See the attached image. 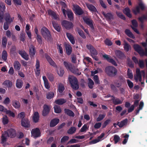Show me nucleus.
<instances>
[{
  "mask_svg": "<svg viewBox=\"0 0 147 147\" xmlns=\"http://www.w3.org/2000/svg\"><path fill=\"white\" fill-rule=\"evenodd\" d=\"M68 80L71 85V87L72 89L75 90L78 89L79 87L78 82L76 77L72 76H69L68 78Z\"/></svg>",
  "mask_w": 147,
  "mask_h": 147,
  "instance_id": "nucleus-1",
  "label": "nucleus"
},
{
  "mask_svg": "<svg viewBox=\"0 0 147 147\" xmlns=\"http://www.w3.org/2000/svg\"><path fill=\"white\" fill-rule=\"evenodd\" d=\"M105 73L110 77H114L117 74V70L112 66H108L106 67L105 70Z\"/></svg>",
  "mask_w": 147,
  "mask_h": 147,
  "instance_id": "nucleus-2",
  "label": "nucleus"
},
{
  "mask_svg": "<svg viewBox=\"0 0 147 147\" xmlns=\"http://www.w3.org/2000/svg\"><path fill=\"white\" fill-rule=\"evenodd\" d=\"M41 33L45 39L50 40L51 39V35L48 29L45 27H43L41 29Z\"/></svg>",
  "mask_w": 147,
  "mask_h": 147,
  "instance_id": "nucleus-3",
  "label": "nucleus"
},
{
  "mask_svg": "<svg viewBox=\"0 0 147 147\" xmlns=\"http://www.w3.org/2000/svg\"><path fill=\"white\" fill-rule=\"evenodd\" d=\"M65 66L67 70H69L71 71L75 74L79 75L81 74V72L79 71V69L77 68L76 66L75 65H65Z\"/></svg>",
  "mask_w": 147,
  "mask_h": 147,
  "instance_id": "nucleus-4",
  "label": "nucleus"
},
{
  "mask_svg": "<svg viewBox=\"0 0 147 147\" xmlns=\"http://www.w3.org/2000/svg\"><path fill=\"white\" fill-rule=\"evenodd\" d=\"M62 25L67 30H69L72 28L73 27V23L67 20H63L62 22Z\"/></svg>",
  "mask_w": 147,
  "mask_h": 147,
  "instance_id": "nucleus-5",
  "label": "nucleus"
},
{
  "mask_svg": "<svg viewBox=\"0 0 147 147\" xmlns=\"http://www.w3.org/2000/svg\"><path fill=\"white\" fill-rule=\"evenodd\" d=\"M32 136L34 138H36L40 136V132L39 129L38 128H36L32 129L31 131Z\"/></svg>",
  "mask_w": 147,
  "mask_h": 147,
  "instance_id": "nucleus-6",
  "label": "nucleus"
},
{
  "mask_svg": "<svg viewBox=\"0 0 147 147\" xmlns=\"http://www.w3.org/2000/svg\"><path fill=\"white\" fill-rule=\"evenodd\" d=\"M51 108L50 106L45 104L43 106V110L42 113V115L44 117L47 116L49 114Z\"/></svg>",
  "mask_w": 147,
  "mask_h": 147,
  "instance_id": "nucleus-7",
  "label": "nucleus"
},
{
  "mask_svg": "<svg viewBox=\"0 0 147 147\" xmlns=\"http://www.w3.org/2000/svg\"><path fill=\"white\" fill-rule=\"evenodd\" d=\"M5 132L6 134H7V135L8 137L11 138H14L16 134V132L15 130L12 128L8 129L7 131H5Z\"/></svg>",
  "mask_w": 147,
  "mask_h": 147,
  "instance_id": "nucleus-8",
  "label": "nucleus"
},
{
  "mask_svg": "<svg viewBox=\"0 0 147 147\" xmlns=\"http://www.w3.org/2000/svg\"><path fill=\"white\" fill-rule=\"evenodd\" d=\"M73 10L78 15H81L83 13V11L78 5H73Z\"/></svg>",
  "mask_w": 147,
  "mask_h": 147,
  "instance_id": "nucleus-9",
  "label": "nucleus"
},
{
  "mask_svg": "<svg viewBox=\"0 0 147 147\" xmlns=\"http://www.w3.org/2000/svg\"><path fill=\"white\" fill-rule=\"evenodd\" d=\"M21 124L22 126L25 128H28L30 127V121L27 118L21 119Z\"/></svg>",
  "mask_w": 147,
  "mask_h": 147,
  "instance_id": "nucleus-10",
  "label": "nucleus"
},
{
  "mask_svg": "<svg viewBox=\"0 0 147 147\" xmlns=\"http://www.w3.org/2000/svg\"><path fill=\"white\" fill-rule=\"evenodd\" d=\"M133 47L135 50L137 51L141 55L143 56L144 52L141 47L137 44L134 45Z\"/></svg>",
  "mask_w": 147,
  "mask_h": 147,
  "instance_id": "nucleus-11",
  "label": "nucleus"
},
{
  "mask_svg": "<svg viewBox=\"0 0 147 147\" xmlns=\"http://www.w3.org/2000/svg\"><path fill=\"white\" fill-rule=\"evenodd\" d=\"M102 13L107 20L110 21L114 19L113 16L111 12L106 13L105 12H102Z\"/></svg>",
  "mask_w": 147,
  "mask_h": 147,
  "instance_id": "nucleus-12",
  "label": "nucleus"
},
{
  "mask_svg": "<svg viewBox=\"0 0 147 147\" xmlns=\"http://www.w3.org/2000/svg\"><path fill=\"white\" fill-rule=\"evenodd\" d=\"M85 4L87 8L90 11L94 12H97L96 8L93 5L88 3H85Z\"/></svg>",
  "mask_w": 147,
  "mask_h": 147,
  "instance_id": "nucleus-13",
  "label": "nucleus"
},
{
  "mask_svg": "<svg viewBox=\"0 0 147 147\" xmlns=\"http://www.w3.org/2000/svg\"><path fill=\"white\" fill-rule=\"evenodd\" d=\"M119 82L115 84L117 88H119L121 85L125 83V79L123 77L120 76L119 77L117 81Z\"/></svg>",
  "mask_w": 147,
  "mask_h": 147,
  "instance_id": "nucleus-14",
  "label": "nucleus"
},
{
  "mask_svg": "<svg viewBox=\"0 0 147 147\" xmlns=\"http://www.w3.org/2000/svg\"><path fill=\"white\" fill-rule=\"evenodd\" d=\"M14 19L13 17H11L9 13H6L5 14V20L6 22L8 23H11L13 22Z\"/></svg>",
  "mask_w": 147,
  "mask_h": 147,
  "instance_id": "nucleus-15",
  "label": "nucleus"
},
{
  "mask_svg": "<svg viewBox=\"0 0 147 147\" xmlns=\"http://www.w3.org/2000/svg\"><path fill=\"white\" fill-rule=\"evenodd\" d=\"M84 22L92 28H93V26L92 24V20L86 17L83 18Z\"/></svg>",
  "mask_w": 147,
  "mask_h": 147,
  "instance_id": "nucleus-16",
  "label": "nucleus"
},
{
  "mask_svg": "<svg viewBox=\"0 0 147 147\" xmlns=\"http://www.w3.org/2000/svg\"><path fill=\"white\" fill-rule=\"evenodd\" d=\"M113 98L112 99L113 103L115 105L121 104L123 102V100H120L119 98H115L114 96H112Z\"/></svg>",
  "mask_w": 147,
  "mask_h": 147,
  "instance_id": "nucleus-17",
  "label": "nucleus"
},
{
  "mask_svg": "<svg viewBox=\"0 0 147 147\" xmlns=\"http://www.w3.org/2000/svg\"><path fill=\"white\" fill-rule=\"evenodd\" d=\"M32 119L34 123H37L38 122L39 120V116L38 112H35L34 113Z\"/></svg>",
  "mask_w": 147,
  "mask_h": 147,
  "instance_id": "nucleus-18",
  "label": "nucleus"
},
{
  "mask_svg": "<svg viewBox=\"0 0 147 147\" xmlns=\"http://www.w3.org/2000/svg\"><path fill=\"white\" fill-rule=\"evenodd\" d=\"M29 54L30 56L34 57L35 53V49L34 46L31 45L29 47Z\"/></svg>",
  "mask_w": 147,
  "mask_h": 147,
  "instance_id": "nucleus-19",
  "label": "nucleus"
},
{
  "mask_svg": "<svg viewBox=\"0 0 147 147\" xmlns=\"http://www.w3.org/2000/svg\"><path fill=\"white\" fill-rule=\"evenodd\" d=\"M128 122L127 119H125L121 121L120 122H117V125H118L120 128H121L124 126H126Z\"/></svg>",
  "mask_w": 147,
  "mask_h": 147,
  "instance_id": "nucleus-20",
  "label": "nucleus"
},
{
  "mask_svg": "<svg viewBox=\"0 0 147 147\" xmlns=\"http://www.w3.org/2000/svg\"><path fill=\"white\" fill-rule=\"evenodd\" d=\"M52 65L55 67L57 71V73L59 76L61 77L62 76L64 72L63 69L61 67L59 69V68L57 67V65Z\"/></svg>",
  "mask_w": 147,
  "mask_h": 147,
  "instance_id": "nucleus-21",
  "label": "nucleus"
},
{
  "mask_svg": "<svg viewBox=\"0 0 147 147\" xmlns=\"http://www.w3.org/2000/svg\"><path fill=\"white\" fill-rule=\"evenodd\" d=\"M59 119L58 118H55L52 120L50 123V126L53 127L56 126L59 122Z\"/></svg>",
  "mask_w": 147,
  "mask_h": 147,
  "instance_id": "nucleus-22",
  "label": "nucleus"
},
{
  "mask_svg": "<svg viewBox=\"0 0 147 147\" xmlns=\"http://www.w3.org/2000/svg\"><path fill=\"white\" fill-rule=\"evenodd\" d=\"M12 105L16 109H19L20 106V104L18 101L14 100L12 102Z\"/></svg>",
  "mask_w": 147,
  "mask_h": 147,
  "instance_id": "nucleus-23",
  "label": "nucleus"
},
{
  "mask_svg": "<svg viewBox=\"0 0 147 147\" xmlns=\"http://www.w3.org/2000/svg\"><path fill=\"white\" fill-rule=\"evenodd\" d=\"M136 76L135 77V80H137L139 79V81L141 82L142 81V76L140 70L139 69H137L136 70Z\"/></svg>",
  "mask_w": 147,
  "mask_h": 147,
  "instance_id": "nucleus-24",
  "label": "nucleus"
},
{
  "mask_svg": "<svg viewBox=\"0 0 147 147\" xmlns=\"http://www.w3.org/2000/svg\"><path fill=\"white\" fill-rule=\"evenodd\" d=\"M116 56L119 58L123 59L125 57L124 54L119 50H116L115 51Z\"/></svg>",
  "mask_w": 147,
  "mask_h": 147,
  "instance_id": "nucleus-25",
  "label": "nucleus"
},
{
  "mask_svg": "<svg viewBox=\"0 0 147 147\" xmlns=\"http://www.w3.org/2000/svg\"><path fill=\"white\" fill-rule=\"evenodd\" d=\"M7 135V134H6L5 132L2 134L1 137V144H4L7 141V138L8 137Z\"/></svg>",
  "mask_w": 147,
  "mask_h": 147,
  "instance_id": "nucleus-26",
  "label": "nucleus"
},
{
  "mask_svg": "<svg viewBox=\"0 0 147 147\" xmlns=\"http://www.w3.org/2000/svg\"><path fill=\"white\" fill-rule=\"evenodd\" d=\"M19 53L23 58L26 60H28V55L25 51H20L19 52Z\"/></svg>",
  "mask_w": 147,
  "mask_h": 147,
  "instance_id": "nucleus-27",
  "label": "nucleus"
},
{
  "mask_svg": "<svg viewBox=\"0 0 147 147\" xmlns=\"http://www.w3.org/2000/svg\"><path fill=\"white\" fill-rule=\"evenodd\" d=\"M23 85L22 80L20 79H18L16 81V86L17 88H21Z\"/></svg>",
  "mask_w": 147,
  "mask_h": 147,
  "instance_id": "nucleus-28",
  "label": "nucleus"
},
{
  "mask_svg": "<svg viewBox=\"0 0 147 147\" xmlns=\"http://www.w3.org/2000/svg\"><path fill=\"white\" fill-rule=\"evenodd\" d=\"M3 84L9 88H10L12 87L13 85V83L11 81L7 80H5L3 82Z\"/></svg>",
  "mask_w": 147,
  "mask_h": 147,
  "instance_id": "nucleus-29",
  "label": "nucleus"
},
{
  "mask_svg": "<svg viewBox=\"0 0 147 147\" xmlns=\"http://www.w3.org/2000/svg\"><path fill=\"white\" fill-rule=\"evenodd\" d=\"M102 57L104 58L113 64H115V61L111 58L110 57H109L108 55L105 54L102 55Z\"/></svg>",
  "mask_w": 147,
  "mask_h": 147,
  "instance_id": "nucleus-30",
  "label": "nucleus"
},
{
  "mask_svg": "<svg viewBox=\"0 0 147 147\" xmlns=\"http://www.w3.org/2000/svg\"><path fill=\"white\" fill-rule=\"evenodd\" d=\"M64 111L65 114L70 117H74L75 116L74 113L70 110L65 109Z\"/></svg>",
  "mask_w": 147,
  "mask_h": 147,
  "instance_id": "nucleus-31",
  "label": "nucleus"
},
{
  "mask_svg": "<svg viewBox=\"0 0 147 147\" xmlns=\"http://www.w3.org/2000/svg\"><path fill=\"white\" fill-rule=\"evenodd\" d=\"M67 102L66 99L63 98H61L56 100L55 101V103L58 105H61L66 103Z\"/></svg>",
  "mask_w": 147,
  "mask_h": 147,
  "instance_id": "nucleus-32",
  "label": "nucleus"
},
{
  "mask_svg": "<svg viewBox=\"0 0 147 147\" xmlns=\"http://www.w3.org/2000/svg\"><path fill=\"white\" fill-rule=\"evenodd\" d=\"M66 35L67 37L71 43L73 45L75 43V40L73 36L71 34L68 33H67Z\"/></svg>",
  "mask_w": 147,
  "mask_h": 147,
  "instance_id": "nucleus-33",
  "label": "nucleus"
},
{
  "mask_svg": "<svg viewBox=\"0 0 147 147\" xmlns=\"http://www.w3.org/2000/svg\"><path fill=\"white\" fill-rule=\"evenodd\" d=\"M58 91L60 93H62L65 89L63 84L61 83L58 84Z\"/></svg>",
  "mask_w": 147,
  "mask_h": 147,
  "instance_id": "nucleus-34",
  "label": "nucleus"
},
{
  "mask_svg": "<svg viewBox=\"0 0 147 147\" xmlns=\"http://www.w3.org/2000/svg\"><path fill=\"white\" fill-rule=\"evenodd\" d=\"M65 47L66 49L67 53L68 55H70L71 54L72 52V47L69 45L66 44L65 45Z\"/></svg>",
  "mask_w": 147,
  "mask_h": 147,
  "instance_id": "nucleus-35",
  "label": "nucleus"
},
{
  "mask_svg": "<svg viewBox=\"0 0 147 147\" xmlns=\"http://www.w3.org/2000/svg\"><path fill=\"white\" fill-rule=\"evenodd\" d=\"M123 12L128 17L130 18L131 17V15L130 13V10L128 7H127L125 8Z\"/></svg>",
  "mask_w": 147,
  "mask_h": 147,
  "instance_id": "nucleus-36",
  "label": "nucleus"
},
{
  "mask_svg": "<svg viewBox=\"0 0 147 147\" xmlns=\"http://www.w3.org/2000/svg\"><path fill=\"white\" fill-rule=\"evenodd\" d=\"M67 13L68 18L70 20H73V13L71 10L69 9L67 10Z\"/></svg>",
  "mask_w": 147,
  "mask_h": 147,
  "instance_id": "nucleus-37",
  "label": "nucleus"
},
{
  "mask_svg": "<svg viewBox=\"0 0 147 147\" xmlns=\"http://www.w3.org/2000/svg\"><path fill=\"white\" fill-rule=\"evenodd\" d=\"M49 15L51 16L52 18L55 19H57L58 18L57 16L54 11L51 10H49L48 11Z\"/></svg>",
  "mask_w": 147,
  "mask_h": 147,
  "instance_id": "nucleus-38",
  "label": "nucleus"
},
{
  "mask_svg": "<svg viewBox=\"0 0 147 147\" xmlns=\"http://www.w3.org/2000/svg\"><path fill=\"white\" fill-rule=\"evenodd\" d=\"M76 128L74 127H71L67 131V133L69 134H72L76 131Z\"/></svg>",
  "mask_w": 147,
  "mask_h": 147,
  "instance_id": "nucleus-39",
  "label": "nucleus"
},
{
  "mask_svg": "<svg viewBox=\"0 0 147 147\" xmlns=\"http://www.w3.org/2000/svg\"><path fill=\"white\" fill-rule=\"evenodd\" d=\"M52 24L53 26L55 29L58 32L60 31V27L55 22L53 21H52Z\"/></svg>",
  "mask_w": 147,
  "mask_h": 147,
  "instance_id": "nucleus-40",
  "label": "nucleus"
},
{
  "mask_svg": "<svg viewBox=\"0 0 147 147\" xmlns=\"http://www.w3.org/2000/svg\"><path fill=\"white\" fill-rule=\"evenodd\" d=\"M125 32V34L129 37L133 39L135 38V37L132 32L128 29H126Z\"/></svg>",
  "mask_w": 147,
  "mask_h": 147,
  "instance_id": "nucleus-41",
  "label": "nucleus"
},
{
  "mask_svg": "<svg viewBox=\"0 0 147 147\" xmlns=\"http://www.w3.org/2000/svg\"><path fill=\"white\" fill-rule=\"evenodd\" d=\"M54 109L55 113H59L61 111V109L59 106L57 105H55L54 107Z\"/></svg>",
  "mask_w": 147,
  "mask_h": 147,
  "instance_id": "nucleus-42",
  "label": "nucleus"
},
{
  "mask_svg": "<svg viewBox=\"0 0 147 147\" xmlns=\"http://www.w3.org/2000/svg\"><path fill=\"white\" fill-rule=\"evenodd\" d=\"M124 50L125 51L127 52L131 49V47L125 40L124 41Z\"/></svg>",
  "mask_w": 147,
  "mask_h": 147,
  "instance_id": "nucleus-43",
  "label": "nucleus"
},
{
  "mask_svg": "<svg viewBox=\"0 0 147 147\" xmlns=\"http://www.w3.org/2000/svg\"><path fill=\"white\" fill-rule=\"evenodd\" d=\"M88 80L89 81L88 83V87L92 89L93 87V85L94 84V82L90 78H88Z\"/></svg>",
  "mask_w": 147,
  "mask_h": 147,
  "instance_id": "nucleus-44",
  "label": "nucleus"
},
{
  "mask_svg": "<svg viewBox=\"0 0 147 147\" xmlns=\"http://www.w3.org/2000/svg\"><path fill=\"white\" fill-rule=\"evenodd\" d=\"M5 113L6 114L8 115L9 116L12 117H15L14 113L9 110L7 109Z\"/></svg>",
  "mask_w": 147,
  "mask_h": 147,
  "instance_id": "nucleus-45",
  "label": "nucleus"
},
{
  "mask_svg": "<svg viewBox=\"0 0 147 147\" xmlns=\"http://www.w3.org/2000/svg\"><path fill=\"white\" fill-rule=\"evenodd\" d=\"M54 95V92H49L47 94L46 97L48 99H51L53 97Z\"/></svg>",
  "mask_w": 147,
  "mask_h": 147,
  "instance_id": "nucleus-46",
  "label": "nucleus"
},
{
  "mask_svg": "<svg viewBox=\"0 0 147 147\" xmlns=\"http://www.w3.org/2000/svg\"><path fill=\"white\" fill-rule=\"evenodd\" d=\"M120 140L119 137L117 135H115L114 136L113 140L114 142V144H116Z\"/></svg>",
  "mask_w": 147,
  "mask_h": 147,
  "instance_id": "nucleus-47",
  "label": "nucleus"
},
{
  "mask_svg": "<svg viewBox=\"0 0 147 147\" xmlns=\"http://www.w3.org/2000/svg\"><path fill=\"white\" fill-rule=\"evenodd\" d=\"M69 139V137L68 136H64L61 138V142L62 143H64L68 141Z\"/></svg>",
  "mask_w": 147,
  "mask_h": 147,
  "instance_id": "nucleus-48",
  "label": "nucleus"
},
{
  "mask_svg": "<svg viewBox=\"0 0 147 147\" xmlns=\"http://www.w3.org/2000/svg\"><path fill=\"white\" fill-rule=\"evenodd\" d=\"M7 42V40L6 37L4 36L2 38V45L4 47H5Z\"/></svg>",
  "mask_w": 147,
  "mask_h": 147,
  "instance_id": "nucleus-49",
  "label": "nucleus"
},
{
  "mask_svg": "<svg viewBox=\"0 0 147 147\" xmlns=\"http://www.w3.org/2000/svg\"><path fill=\"white\" fill-rule=\"evenodd\" d=\"M111 122V120L110 119H107L105 121L102 125V128H105L106 127L107 125L109 124Z\"/></svg>",
  "mask_w": 147,
  "mask_h": 147,
  "instance_id": "nucleus-50",
  "label": "nucleus"
},
{
  "mask_svg": "<svg viewBox=\"0 0 147 147\" xmlns=\"http://www.w3.org/2000/svg\"><path fill=\"white\" fill-rule=\"evenodd\" d=\"M7 53L6 51L4 50L3 51L2 53V57L4 60L5 61L7 59Z\"/></svg>",
  "mask_w": 147,
  "mask_h": 147,
  "instance_id": "nucleus-51",
  "label": "nucleus"
},
{
  "mask_svg": "<svg viewBox=\"0 0 147 147\" xmlns=\"http://www.w3.org/2000/svg\"><path fill=\"white\" fill-rule=\"evenodd\" d=\"M36 69L35 72L36 76H39L40 74V69H39L40 65H36Z\"/></svg>",
  "mask_w": 147,
  "mask_h": 147,
  "instance_id": "nucleus-52",
  "label": "nucleus"
},
{
  "mask_svg": "<svg viewBox=\"0 0 147 147\" xmlns=\"http://www.w3.org/2000/svg\"><path fill=\"white\" fill-rule=\"evenodd\" d=\"M93 80L95 82V84H100V82L99 80L98 77L97 75H94L93 77Z\"/></svg>",
  "mask_w": 147,
  "mask_h": 147,
  "instance_id": "nucleus-53",
  "label": "nucleus"
},
{
  "mask_svg": "<svg viewBox=\"0 0 147 147\" xmlns=\"http://www.w3.org/2000/svg\"><path fill=\"white\" fill-rule=\"evenodd\" d=\"M47 75L50 81L52 82L53 81L54 78L53 74L50 73H48Z\"/></svg>",
  "mask_w": 147,
  "mask_h": 147,
  "instance_id": "nucleus-54",
  "label": "nucleus"
},
{
  "mask_svg": "<svg viewBox=\"0 0 147 147\" xmlns=\"http://www.w3.org/2000/svg\"><path fill=\"white\" fill-rule=\"evenodd\" d=\"M4 17H5V14L4 15L3 11H0V22H3Z\"/></svg>",
  "mask_w": 147,
  "mask_h": 147,
  "instance_id": "nucleus-55",
  "label": "nucleus"
},
{
  "mask_svg": "<svg viewBox=\"0 0 147 147\" xmlns=\"http://www.w3.org/2000/svg\"><path fill=\"white\" fill-rule=\"evenodd\" d=\"M45 56L47 61L50 64H53L54 63V62L49 56L46 55Z\"/></svg>",
  "mask_w": 147,
  "mask_h": 147,
  "instance_id": "nucleus-56",
  "label": "nucleus"
},
{
  "mask_svg": "<svg viewBox=\"0 0 147 147\" xmlns=\"http://www.w3.org/2000/svg\"><path fill=\"white\" fill-rule=\"evenodd\" d=\"M105 115L104 114H100L96 119L97 121H100L102 120L105 117Z\"/></svg>",
  "mask_w": 147,
  "mask_h": 147,
  "instance_id": "nucleus-57",
  "label": "nucleus"
},
{
  "mask_svg": "<svg viewBox=\"0 0 147 147\" xmlns=\"http://www.w3.org/2000/svg\"><path fill=\"white\" fill-rule=\"evenodd\" d=\"M132 11L135 14H137L140 12V9L139 7L138 6H137L136 7L133 9Z\"/></svg>",
  "mask_w": 147,
  "mask_h": 147,
  "instance_id": "nucleus-58",
  "label": "nucleus"
},
{
  "mask_svg": "<svg viewBox=\"0 0 147 147\" xmlns=\"http://www.w3.org/2000/svg\"><path fill=\"white\" fill-rule=\"evenodd\" d=\"M116 13L117 16L118 17H119V18H121L123 20H125V17L123 15V14H122V13H121L116 11Z\"/></svg>",
  "mask_w": 147,
  "mask_h": 147,
  "instance_id": "nucleus-59",
  "label": "nucleus"
},
{
  "mask_svg": "<svg viewBox=\"0 0 147 147\" xmlns=\"http://www.w3.org/2000/svg\"><path fill=\"white\" fill-rule=\"evenodd\" d=\"M78 32L79 34L83 38H85L86 36L84 34L83 32L82 31L79 29H78Z\"/></svg>",
  "mask_w": 147,
  "mask_h": 147,
  "instance_id": "nucleus-60",
  "label": "nucleus"
},
{
  "mask_svg": "<svg viewBox=\"0 0 147 147\" xmlns=\"http://www.w3.org/2000/svg\"><path fill=\"white\" fill-rule=\"evenodd\" d=\"M111 89L115 92H117L118 89L117 88V86H115L113 84H111L110 85Z\"/></svg>",
  "mask_w": 147,
  "mask_h": 147,
  "instance_id": "nucleus-61",
  "label": "nucleus"
},
{
  "mask_svg": "<svg viewBox=\"0 0 147 147\" xmlns=\"http://www.w3.org/2000/svg\"><path fill=\"white\" fill-rule=\"evenodd\" d=\"M88 128L87 127V125L86 124H85L82 127L80 130L81 132H84L86 131V130L88 129Z\"/></svg>",
  "mask_w": 147,
  "mask_h": 147,
  "instance_id": "nucleus-62",
  "label": "nucleus"
},
{
  "mask_svg": "<svg viewBox=\"0 0 147 147\" xmlns=\"http://www.w3.org/2000/svg\"><path fill=\"white\" fill-rule=\"evenodd\" d=\"M14 4L15 5H20L22 4L21 0H13Z\"/></svg>",
  "mask_w": 147,
  "mask_h": 147,
  "instance_id": "nucleus-63",
  "label": "nucleus"
},
{
  "mask_svg": "<svg viewBox=\"0 0 147 147\" xmlns=\"http://www.w3.org/2000/svg\"><path fill=\"white\" fill-rule=\"evenodd\" d=\"M127 82L129 87L130 88H131L133 87L134 84L132 82L129 80H127Z\"/></svg>",
  "mask_w": 147,
  "mask_h": 147,
  "instance_id": "nucleus-64",
  "label": "nucleus"
}]
</instances>
